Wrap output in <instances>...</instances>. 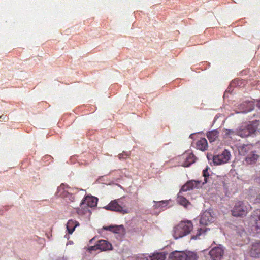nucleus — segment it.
I'll list each match as a JSON object with an SVG mask.
<instances>
[{
    "label": "nucleus",
    "mask_w": 260,
    "mask_h": 260,
    "mask_svg": "<svg viewBox=\"0 0 260 260\" xmlns=\"http://www.w3.org/2000/svg\"><path fill=\"white\" fill-rule=\"evenodd\" d=\"M104 208L108 210L119 212L122 214L128 213V209H123L115 200L112 201L108 205L105 206Z\"/></svg>",
    "instance_id": "obj_5"
},
{
    "label": "nucleus",
    "mask_w": 260,
    "mask_h": 260,
    "mask_svg": "<svg viewBox=\"0 0 260 260\" xmlns=\"http://www.w3.org/2000/svg\"><path fill=\"white\" fill-rule=\"evenodd\" d=\"M97 249H98V246H96V244L94 246H90L88 248L89 251L96 250Z\"/></svg>",
    "instance_id": "obj_32"
},
{
    "label": "nucleus",
    "mask_w": 260,
    "mask_h": 260,
    "mask_svg": "<svg viewBox=\"0 0 260 260\" xmlns=\"http://www.w3.org/2000/svg\"><path fill=\"white\" fill-rule=\"evenodd\" d=\"M197 148L202 151H204L208 147L207 141L205 138H202L197 142Z\"/></svg>",
    "instance_id": "obj_17"
},
{
    "label": "nucleus",
    "mask_w": 260,
    "mask_h": 260,
    "mask_svg": "<svg viewBox=\"0 0 260 260\" xmlns=\"http://www.w3.org/2000/svg\"><path fill=\"white\" fill-rule=\"evenodd\" d=\"M223 254L224 250L221 247L213 248L209 252L211 260H221Z\"/></svg>",
    "instance_id": "obj_7"
},
{
    "label": "nucleus",
    "mask_w": 260,
    "mask_h": 260,
    "mask_svg": "<svg viewBox=\"0 0 260 260\" xmlns=\"http://www.w3.org/2000/svg\"><path fill=\"white\" fill-rule=\"evenodd\" d=\"M195 156L192 153H190L185 159L184 166L188 167L189 165L195 162Z\"/></svg>",
    "instance_id": "obj_22"
},
{
    "label": "nucleus",
    "mask_w": 260,
    "mask_h": 260,
    "mask_svg": "<svg viewBox=\"0 0 260 260\" xmlns=\"http://www.w3.org/2000/svg\"><path fill=\"white\" fill-rule=\"evenodd\" d=\"M214 218L209 212L205 211L203 213L200 220L202 225H207L209 223L213 222Z\"/></svg>",
    "instance_id": "obj_9"
},
{
    "label": "nucleus",
    "mask_w": 260,
    "mask_h": 260,
    "mask_svg": "<svg viewBox=\"0 0 260 260\" xmlns=\"http://www.w3.org/2000/svg\"><path fill=\"white\" fill-rule=\"evenodd\" d=\"M185 256L184 252L176 251L170 254L169 259V260H184Z\"/></svg>",
    "instance_id": "obj_14"
},
{
    "label": "nucleus",
    "mask_w": 260,
    "mask_h": 260,
    "mask_svg": "<svg viewBox=\"0 0 260 260\" xmlns=\"http://www.w3.org/2000/svg\"><path fill=\"white\" fill-rule=\"evenodd\" d=\"M208 168H207L203 170V176L204 177V182H203V184L207 183L208 182V178L209 176V174L208 172Z\"/></svg>",
    "instance_id": "obj_28"
},
{
    "label": "nucleus",
    "mask_w": 260,
    "mask_h": 260,
    "mask_svg": "<svg viewBox=\"0 0 260 260\" xmlns=\"http://www.w3.org/2000/svg\"><path fill=\"white\" fill-rule=\"evenodd\" d=\"M185 259L184 260H197L198 257L197 254L191 251L185 252Z\"/></svg>",
    "instance_id": "obj_24"
},
{
    "label": "nucleus",
    "mask_w": 260,
    "mask_h": 260,
    "mask_svg": "<svg viewBox=\"0 0 260 260\" xmlns=\"http://www.w3.org/2000/svg\"><path fill=\"white\" fill-rule=\"evenodd\" d=\"M200 182L201 181L194 180L188 181L186 184L182 186L180 190V193H182V191H187V190L192 189L194 188H198V185L200 184Z\"/></svg>",
    "instance_id": "obj_10"
},
{
    "label": "nucleus",
    "mask_w": 260,
    "mask_h": 260,
    "mask_svg": "<svg viewBox=\"0 0 260 260\" xmlns=\"http://www.w3.org/2000/svg\"><path fill=\"white\" fill-rule=\"evenodd\" d=\"M251 145H243L239 147V153L241 155L248 154V152L251 150Z\"/></svg>",
    "instance_id": "obj_18"
},
{
    "label": "nucleus",
    "mask_w": 260,
    "mask_h": 260,
    "mask_svg": "<svg viewBox=\"0 0 260 260\" xmlns=\"http://www.w3.org/2000/svg\"><path fill=\"white\" fill-rule=\"evenodd\" d=\"M259 158V155L255 151H251L245 158V161L247 165L255 164Z\"/></svg>",
    "instance_id": "obj_12"
},
{
    "label": "nucleus",
    "mask_w": 260,
    "mask_h": 260,
    "mask_svg": "<svg viewBox=\"0 0 260 260\" xmlns=\"http://www.w3.org/2000/svg\"><path fill=\"white\" fill-rule=\"evenodd\" d=\"M95 238H92L89 241V243L91 244L92 243V241L94 240Z\"/></svg>",
    "instance_id": "obj_35"
},
{
    "label": "nucleus",
    "mask_w": 260,
    "mask_h": 260,
    "mask_svg": "<svg viewBox=\"0 0 260 260\" xmlns=\"http://www.w3.org/2000/svg\"><path fill=\"white\" fill-rule=\"evenodd\" d=\"M124 232V228L122 225H115L113 232L116 233H123Z\"/></svg>",
    "instance_id": "obj_27"
},
{
    "label": "nucleus",
    "mask_w": 260,
    "mask_h": 260,
    "mask_svg": "<svg viewBox=\"0 0 260 260\" xmlns=\"http://www.w3.org/2000/svg\"><path fill=\"white\" fill-rule=\"evenodd\" d=\"M129 154L127 152L123 151L122 153L119 154L118 157L119 159H124L129 156Z\"/></svg>",
    "instance_id": "obj_30"
},
{
    "label": "nucleus",
    "mask_w": 260,
    "mask_h": 260,
    "mask_svg": "<svg viewBox=\"0 0 260 260\" xmlns=\"http://www.w3.org/2000/svg\"><path fill=\"white\" fill-rule=\"evenodd\" d=\"M192 229L193 225L190 221H182L174 228L173 236L175 239L182 238L189 234Z\"/></svg>",
    "instance_id": "obj_1"
},
{
    "label": "nucleus",
    "mask_w": 260,
    "mask_h": 260,
    "mask_svg": "<svg viewBox=\"0 0 260 260\" xmlns=\"http://www.w3.org/2000/svg\"><path fill=\"white\" fill-rule=\"evenodd\" d=\"M241 106L243 108H245V109L243 110V112H250L254 109V104L252 102L250 101L242 104Z\"/></svg>",
    "instance_id": "obj_19"
},
{
    "label": "nucleus",
    "mask_w": 260,
    "mask_h": 260,
    "mask_svg": "<svg viewBox=\"0 0 260 260\" xmlns=\"http://www.w3.org/2000/svg\"><path fill=\"white\" fill-rule=\"evenodd\" d=\"M225 135H229L231 137L232 135H237V130L233 131L231 129H226L225 130Z\"/></svg>",
    "instance_id": "obj_29"
},
{
    "label": "nucleus",
    "mask_w": 260,
    "mask_h": 260,
    "mask_svg": "<svg viewBox=\"0 0 260 260\" xmlns=\"http://www.w3.org/2000/svg\"><path fill=\"white\" fill-rule=\"evenodd\" d=\"M254 203H260V193L255 199Z\"/></svg>",
    "instance_id": "obj_33"
},
{
    "label": "nucleus",
    "mask_w": 260,
    "mask_h": 260,
    "mask_svg": "<svg viewBox=\"0 0 260 260\" xmlns=\"http://www.w3.org/2000/svg\"><path fill=\"white\" fill-rule=\"evenodd\" d=\"M98 249L101 251H107L112 249V246L111 243L105 240H100L96 244Z\"/></svg>",
    "instance_id": "obj_11"
},
{
    "label": "nucleus",
    "mask_w": 260,
    "mask_h": 260,
    "mask_svg": "<svg viewBox=\"0 0 260 260\" xmlns=\"http://www.w3.org/2000/svg\"><path fill=\"white\" fill-rule=\"evenodd\" d=\"M77 225V224L74 225V221L72 220H69L67 224V228L68 229L69 233L72 234L74 231L75 226Z\"/></svg>",
    "instance_id": "obj_25"
},
{
    "label": "nucleus",
    "mask_w": 260,
    "mask_h": 260,
    "mask_svg": "<svg viewBox=\"0 0 260 260\" xmlns=\"http://www.w3.org/2000/svg\"><path fill=\"white\" fill-rule=\"evenodd\" d=\"M114 226H115V225H110L109 226H104L103 228V229L105 230H109L110 231L113 232Z\"/></svg>",
    "instance_id": "obj_31"
},
{
    "label": "nucleus",
    "mask_w": 260,
    "mask_h": 260,
    "mask_svg": "<svg viewBox=\"0 0 260 260\" xmlns=\"http://www.w3.org/2000/svg\"><path fill=\"white\" fill-rule=\"evenodd\" d=\"M250 222L256 232H260V209L253 212Z\"/></svg>",
    "instance_id": "obj_6"
},
{
    "label": "nucleus",
    "mask_w": 260,
    "mask_h": 260,
    "mask_svg": "<svg viewBox=\"0 0 260 260\" xmlns=\"http://www.w3.org/2000/svg\"><path fill=\"white\" fill-rule=\"evenodd\" d=\"M194 238H195L194 236H192L191 239H194Z\"/></svg>",
    "instance_id": "obj_37"
},
{
    "label": "nucleus",
    "mask_w": 260,
    "mask_h": 260,
    "mask_svg": "<svg viewBox=\"0 0 260 260\" xmlns=\"http://www.w3.org/2000/svg\"><path fill=\"white\" fill-rule=\"evenodd\" d=\"M257 129L256 123H251L249 124H245L240 127L239 129H237V135L241 137H246L253 134Z\"/></svg>",
    "instance_id": "obj_2"
},
{
    "label": "nucleus",
    "mask_w": 260,
    "mask_h": 260,
    "mask_svg": "<svg viewBox=\"0 0 260 260\" xmlns=\"http://www.w3.org/2000/svg\"><path fill=\"white\" fill-rule=\"evenodd\" d=\"M251 257L257 258L260 257V241L253 243L249 251Z\"/></svg>",
    "instance_id": "obj_8"
},
{
    "label": "nucleus",
    "mask_w": 260,
    "mask_h": 260,
    "mask_svg": "<svg viewBox=\"0 0 260 260\" xmlns=\"http://www.w3.org/2000/svg\"><path fill=\"white\" fill-rule=\"evenodd\" d=\"M62 197L64 198L66 201L68 202H73L75 201V196L68 192H63Z\"/></svg>",
    "instance_id": "obj_23"
},
{
    "label": "nucleus",
    "mask_w": 260,
    "mask_h": 260,
    "mask_svg": "<svg viewBox=\"0 0 260 260\" xmlns=\"http://www.w3.org/2000/svg\"><path fill=\"white\" fill-rule=\"evenodd\" d=\"M98 199L94 197L86 196L84 200H83L80 203V205L86 204L88 206L94 207L96 206Z\"/></svg>",
    "instance_id": "obj_13"
},
{
    "label": "nucleus",
    "mask_w": 260,
    "mask_h": 260,
    "mask_svg": "<svg viewBox=\"0 0 260 260\" xmlns=\"http://www.w3.org/2000/svg\"><path fill=\"white\" fill-rule=\"evenodd\" d=\"M181 193H180V191L178 195V197H177V202L179 204L183 205L184 207H186L187 205L188 204H189V202L186 199V198H185L182 196H181L180 194Z\"/></svg>",
    "instance_id": "obj_21"
},
{
    "label": "nucleus",
    "mask_w": 260,
    "mask_h": 260,
    "mask_svg": "<svg viewBox=\"0 0 260 260\" xmlns=\"http://www.w3.org/2000/svg\"><path fill=\"white\" fill-rule=\"evenodd\" d=\"M231 154L228 150H224L220 154L214 156L213 161L215 165H219L228 162Z\"/></svg>",
    "instance_id": "obj_4"
},
{
    "label": "nucleus",
    "mask_w": 260,
    "mask_h": 260,
    "mask_svg": "<svg viewBox=\"0 0 260 260\" xmlns=\"http://www.w3.org/2000/svg\"><path fill=\"white\" fill-rule=\"evenodd\" d=\"M153 202L155 203V204L153 205V207L155 208H158L163 207L164 205H167L169 202V201L165 200V201H158V202H156V201H154Z\"/></svg>",
    "instance_id": "obj_26"
},
{
    "label": "nucleus",
    "mask_w": 260,
    "mask_h": 260,
    "mask_svg": "<svg viewBox=\"0 0 260 260\" xmlns=\"http://www.w3.org/2000/svg\"><path fill=\"white\" fill-rule=\"evenodd\" d=\"M165 258L166 255L162 252L154 253L150 257V260H165Z\"/></svg>",
    "instance_id": "obj_20"
},
{
    "label": "nucleus",
    "mask_w": 260,
    "mask_h": 260,
    "mask_svg": "<svg viewBox=\"0 0 260 260\" xmlns=\"http://www.w3.org/2000/svg\"><path fill=\"white\" fill-rule=\"evenodd\" d=\"M219 135L217 130L209 131L207 133V137L210 142H213L217 140Z\"/></svg>",
    "instance_id": "obj_16"
},
{
    "label": "nucleus",
    "mask_w": 260,
    "mask_h": 260,
    "mask_svg": "<svg viewBox=\"0 0 260 260\" xmlns=\"http://www.w3.org/2000/svg\"><path fill=\"white\" fill-rule=\"evenodd\" d=\"M237 238L240 240L242 241L245 243L249 242V238L248 235L245 230L242 228H239L237 229Z\"/></svg>",
    "instance_id": "obj_15"
},
{
    "label": "nucleus",
    "mask_w": 260,
    "mask_h": 260,
    "mask_svg": "<svg viewBox=\"0 0 260 260\" xmlns=\"http://www.w3.org/2000/svg\"><path fill=\"white\" fill-rule=\"evenodd\" d=\"M232 212L234 216L242 217L246 215L247 208L242 202L239 201L235 204Z\"/></svg>",
    "instance_id": "obj_3"
},
{
    "label": "nucleus",
    "mask_w": 260,
    "mask_h": 260,
    "mask_svg": "<svg viewBox=\"0 0 260 260\" xmlns=\"http://www.w3.org/2000/svg\"><path fill=\"white\" fill-rule=\"evenodd\" d=\"M61 188V186H60L59 187H58V189L59 190H60Z\"/></svg>",
    "instance_id": "obj_36"
},
{
    "label": "nucleus",
    "mask_w": 260,
    "mask_h": 260,
    "mask_svg": "<svg viewBox=\"0 0 260 260\" xmlns=\"http://www.w3.org/2000/svg\"><path fill=\"white\" fill-rule=\"evenodd\" d=\"M257 107L260 109V100L258 101V102L257 104Z\"/></svg>",
    "instance_id": "obj_34"
}]
</instances>
